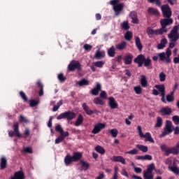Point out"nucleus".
Returning <instances> with one entry per match:
<instances>
[{
  "label": "nucleus",
  "instance_id": "obj_60",
  "mask_svg": "<svg viewBox=\"0 0 179 179\" xmlns=\"http://www.w3.org/2000/svg\"><path fill=\"white\" fill-rule=\"evenodd\" d=\"M59 80H60V82H65V77H64V74L62 73H59L57 76Z\"/></svg>",
  "mask_w": 179,
  "mask_h": 179
},
{
  "label": "nucleus",
  "instance_id": "obj_43",
  "mask_svg": "<svg viewBox=\"0 0 179 179\" xmlns=\"http://www.w3.org/2000/svg\"><path fill=\"white\" fill-rule=\"evenodd\" d=\"M162 125H163V120L162 119V117H158L157 118V123L155 124V127L160 128L162 127Z\"/></svg>",
  "mask_w": 179,
  "mask_h": 179
},
{
  "label": "nucleus",
  "instance_id": "obj_30",
  "mask_svg": "<svg viewBox=\"0 0 179 179\" xmlns=\"http://www.w3.org/2000/svg\"><path fill=\"white\" fill-rule=\"evenodd\" d=\"M11 179H24V173L22 171H17Z\"/></svg>",
  "mask_w": 179,
  "mask_h": 179
},
{
  "label": "nucleus",
  "instance_id": "obj_23",
  "mask_svg": "<svg viewBox=\"0 0 179 179\" xmlns=\"http://www.w3.org/2000/svg\"><path fill=\"white\" fill-rule=\"evenodd\" d=\"M159 113L162 114V115H169L171 114V108L169 107H165L160 109Z\"/></svg>",
  "mask_w": 179,
  "mask_h": 179
},
{
  "label": "nucleus",
  "instance_id": "obj_42",
  "mask_svg": "<svg viewBox=\"0 0 179 179\" xmlns=\"http://www.w3.org/2000/svg\"><path fill=\"white\" fill-rule=\"evenodd\" d=\"M143 64L145 68H148V66H150V65H152V59H150V58L149 57H148L147 59H144Z\"/></svg>",
  "mask_w": 179,
  "mask_h": 179
},
{
  "label": "nucleus",
  "instance_id": "obj_29",
  "mask_svg": "<svg viewBox=\"0 0 179 179\" xmlns=\"http://www.w3.org/2000/svg\"><path fill=\"white\" fill-rule=\"evenodd\" d=\"M6 164H8V161L6 160V157H2L0 159L1 169L3 170L4 169H6Z\"/></svg>",
  "mask_w": 179,
  "mask_h": 179
},
{
  "label": "nucleus",
  "instance_id": "obj_28",
  "mask_svg": "<svg viewBox=\"0 0 179 179\" xmlns=\"http://www.w3.org/2000/svg\"><path fill=\"white\" fill-rule=\"evenodd\" d=\"M13 128H14V132L15 133L16 136H17L18 138H22V134L19 131V123L18 122L14 123Z\"/></svg>",
  "mask_w": 179,
  "mask_h": 179
},
{
  "label": "nucleus",
  "instance_id": "obj_26",
  "mask_svg": "<svg viewBox=\"0 0 179 179\" xmlns=\"http://www.w3.org/2000/svg\"><path fill=\"white\" fill-rule=\"evenodd\" d=\"M130 17H131L132 19V23L136 24L139 22V20H138V16H137V13L135 11H132L129 14Z\"/></svg>",
  "mask_w": 179,
  "mask_h": 179
},
{
  "label": "nucleus",
  "instance_id": "obj_47",
  "mask_svg": "<svg viewBox=\"0 0 179 179\" xmlns=\"http://www.w3.org/2000/svg\"><path fill=\"white\" fill-rule=\"evenodd\" d=\"M110 134L113 138H117V135H118V130H117V129H112L110 130Z\"/></svg>",
  "mask_w": 179,
  "mask_h": 179
},
{
  "label": "nucleus",
  "instance_id": "obj_36",
  "mask_svg": "<svg viewBox=\"0 0 179 179\" xmlns=\"http://www.w3.org/2000/svg\"><path fill=\"white\" fill-rule=\"evenodd\" d=\"M148 10L149 15H155V16H157L159 15V10H157V9L156 8L149 7Z\"/></svg>",
  "mask_w": 179,
  "mask_h": 179
},
{
  "label": "nucleus",
  "instance_id": "obj_62",
  "mask_svg": "<svg viewBox=\"0 0 179 179\" xmlns=\"http://www.w3.org/2000/svg\"><path fill=\"white\" fill-rule=\"evenodd\" d=\"M24 152L26 153H33V150H31V148L30 147H27L24 148Z\"/></svg>",
  "mask_w": 179,
  "mask_h": 179
},
{
  "label": "nucleus",
  "instance_id": "obj_49",
  "mask_svg": "<svg viewBox=\"0 0 179 179\" xmlns=\"http://www.w3.org/2000/svg\"><path fill=\"white\" fill-rule=\"evenodd\" d=\"M62 104V100L59 101L56 106H53V109L52 111L55 112V111H58V109L59 108V107H61V105Z\"/></svg>",
  "mask_w": 179,
  "mask_h": 179
},
{
  "label": "nucleus",
  "instance_id": "obj_8",
  "mask_svg": "<svg viewBox=\"0 0 179 179\" xmlns=\"http://www.w3.org/2000/svg\"><path fill=\"white\" fill-rule=\"evenodd\" d=\"M155 170V164H151L149 165L146 171H144L143 177L145 179H153V171Z\"/></svg>",
  "mask_w": 179,
  "mask_h": 179
},
{
  "label": "nucleus",
  "instance_id": "obj_21",
  "mask_svg": "<svg viewBox=\"0 0 179 179\" xmlns=\"http://www.w3.org/2000/svg\"><path fill=\"white\" fill-rule=\"evenodd\" d=\"M155 87L161 93V96H166V87L164 85H157Z\"/></svg>",
  "mask_w": 179,
  "mask_h": 179
},
{
  "label": "nucleus",
  "instance_id": "obj_6",
  "mask_svg": "<svg viewBox=\"0 0 179 179\" xmlns=\"http://www.w3.org/2000/svg\"><path fill=\"white\" fill-rule=\"evenodd\" d=\"M137 130L140 138H145V142H151V143H155V140H153V138H152V134H150L149 132H146L144 134L142 131V127L141 126L137 127Z\"/></svg>",
  "mask_w": 179,
  "mask_h": 179
},
{
  "label": "nucleus",
  "instance_id": "obj_56",
  "mask_svg": "<svg viewBox=\"0 0 179 179\" xmlns=\"http://www.w3.org/2000/svg\"><path fill=\"white\" fill-rule=\"evenodd\" d=\"M99 97L101 99H107V92H106V91H102L99 94Z\"/></svg>",
  "mask_w": 179,
  "mask_h": 179
},
{
  "label": "nucleus",
  "instance_id": "obj_52",
  "mask_svg": "<svg viewBox=\"0 0 179 179\" xmlns=\"http://www.w3.org/2000/svg\"><path fill=\"white\" fill-rule=\"evenodd\" d=\"M137 153H138V149L136 148H134L130 151L126 152L127 155H137Z\"/></svg>",
  "mask_w": 179,
  "mask_h": 179
},
{
  "label": "nucleus",
  "instance_id": "obj_31",
  "mask_svg": "<svg viewBox=\"0 0 179 179\" xmlns=\"http://www.w3.org/2000/svg\"><path fill=\"white\" fill-rule=\"evenodd\" d=\"M80 164H81L82 169L84 170L85 171H86V170H87V169L90 167V164H89V162L83 159L80 160Z\"/></svg>",
  "mask_w": 179,
  "mask_h": 179
},
{
  "label": "nucleus",
  "instance_id": "obj_2",
  "mask_svg": "<svg viewBox=\"0 0 179 179\" xmlns=\"http://www.w3.org/2000/svg\"><path fill=\"white\" fill-rule=\"evenodd\" d=\"M55 131H57V132H59L60 136L55 139V143H56V145H58V143H61V142H62L64 141V139H65V138H66V136H69V132L68 131H64V129H62V127H61L60 124H57L55 127Z\"/></svg>",
  "mask_w": 179,
  "mask_h": 179
},
{
  "label": "nucleus",
  "instance_id": "obj_58",
  "mask_svg": "<svg viewBox=\"0 0 179 179\" xmlns=\"http://www.w3.org/2000/svg\"><path fill=\"white\" fill-rule=\"evenodd\" d=\"M20 96H21L22 99H23L24 101H27V96H26V94L23 92V91L20 92Z\"/></svg>",
  "mask_w": 179,
  "mask_h": 179
},
{
  "label": "nucleus",
  "instance_id": "obj_5",
  "mask_svg": "<svg viewBox=\"0 0 179 179\" xmlns=\"http://www.w3.org/2000/svg\"><path fill=\"white\" fill-rule=\"evenodd\" d=\"M158 57L160 61L165 62L166 64H170L171 62V50L167 48L166 52L158 53Z\"/></svg>",
  "mask_w": 179,
  "mask_h": 179
},
{
  "label": "nucleus",
  "instance_id": "obj_3",
  "mask_svg": "<svg viewBox=\"0 0 179 179\" xmlns=\"http://www.w3.org/2000/svg\"><path fill=\"white\" fill-rule=\"evenodd\" d=\"M80 159H82V153L76 152L71 157L69 155H66L64 158V163L66 166H69L73 162H78Z\"/></svg>",
  "mask_w": 179,
  "mask_h": 179
},
{
  "label": "nucleus",
  "instance_id": "obj_50",
  "mask_svg": "<svg viewBox=\"0 0 179 179\" xmlns=\"http://www.w3.org/2000/svg\"><path fill=\"white\" fill-rule=\"evenodd\" d=\"M160 82H164L166 80V73L161 72L159 75Z\"/></svg>",
  "mask_w": 179,
  "mask_h": 179
},
{
  "label": "nucleus",
  "instance_id": "obj_40",
  "mask_svg": "<svg viewBox=\"0 0 179 179\" xmlns=\"http://www.w3.org/2000/svg\"><path fill=\"white\" fill-rule=\"evenodd\" d=\"M136 148L138 149H139L143 153H146V152H148V146H146V145H143L138 144L136 145Z\"/></svg>",
  "mask_w": 179,
  "mask_h": 179
},
{
  "label": "nucleus",
  "instance_id": "obj_9",
  "mask_svg": "<svg viewBox=\"0 0 179 179\" xmlns=\"http://www.w3.org/2000/svg\"><path fill=\"white\" fill-rule=\"evenodd\" d=\"M173 132V124L171 123V121L166 120V127L164 128V131L161 134V137L163 138L166 136V135H169V134H171Z\"/></svg>",
  "mask_w": 179,
  "mask_h": 179
},
{
  "label": "nucleus",
  "instance_id": "obj_27",
  "mask_svg": "<svg viewBox=\"0 0 179 179\" xmlns=\"http://www.w3.org/2000/svg\"><path fill=\"white\" fill-rule=\"evenodd\" d=\"M107 54L108 57H110L111 58H114L115 57V48H114V45H112L107 51Z\"/></svg>",
  "mask_w": 179,
  "mask_h": 179
},
{
  "label": "nucleus",
  "instance_id": "obj_54",
  "mask_svg": "<svg viewBox=\"0 0 179 179\" xmlns=\"http://www.w3.org/2000/svg\"><path fill=\"white\" fill-rule=\"evenodd\" d=\"M38 86L40 87L41 90H40V92H39V96H43V94H44V92L43 91V84H41V82H38Z\"/></svg>",
  "mask_w": 179,
  "mask_h": 179
},
{
  "label": "nucleus",
  "instance_id": "obj_1",
  "mask_svg": "<svg viewBox=\"0 0 179 179\" xmlns=\"http://www.w3.org/2000/svg\"><path fill=\"white\" fill-rule=\"evenodd\" d=\"M161 150L164 152L165 156H170V155H178L179 153V147L176 144V146L172 148H167V145L165 143H163L160 145Z\"/></svg>",
  "mask_w": 179,
  "mask_h": 179
},
{
  "label": "nucleus",
  "instance_id": "obj_45",
  "mask_svg": "<svg viewBox=\"0 0 179 179\" xmlns=\"http://www.w3.org/2000/svg\"><path fill=\"white\" fill-rule=\"evenodd\" d=\"M124 38H125V40H127L128 41H131V40H132V32L127 31L124 34Z\"/></svg>",
  "mask_w": 179,
  "mask_h": 179
},
{
  "label": "nucleus",
  "instance_id": "obj_37",
  "mask_svg": "<svg viewBox=\"0 0 179 179\" xmlns=\"http://www.w3.org/2000/svg\"><path fill=\"white\" fill-rule=\"evenodd\" d=\"M127 47V42L123 41L121 43L116 45L117 50H120V51H122Z\"/></svg>",
  "mask_w": 179,
  "mask_h": 179
},
{
  "label": "nucleus",
  "instance_id": "obj_53",
  "mask_svg": "<svg viewBox=\"0 0 179 179\" xmlns=\"http://www.w3.org/2000/svg\"><path fill=\"white\" fill-rule=\"evenodd\" d=\"M39 101L38 100H31L30 101V106L31 107H36L37 104H38Z\"/></svg>",
  "mask_w": 179,
  "mask_h": 179
},
{
  "label": "nucleus",
  "instance_id": "obj_20",
  "mask_svg": "<svg viewBox=\"0 0 179 179\" xmlns=\"http://www.w3.org/2000/svg\"><path fill=\"white\" fill-rule=\"evenodd\" d=\"M108 100L109 101L108 105L110 107V108L114 109L118 107V103H117L114 97H109Z\"/></svg>",
  "mask_w": 179,
  "mask_h": 179
},
{
  "label": "nucleus",
  "instance_id": "obj_22",
  "mask_svg": "<svg viewBox=\"0 0 179 179\" xmlns=\"http://www.w3.org/2000/svg\"><path fill=\"white\" fill-rule=\"evenodd\" d=\"M76 113L72 111H67L66 112V118L67 121H71L73 120V118H76Z\"/></svg>",
  "mask_w": 179,
  "mask_h": 179
},
{
  "label": "nucleus",
  "instance_id": "obj_14",
  "mask_svg": "<svg viewBox=\"0 0 179 179\" xmlns=\"http://www.w3.org/2000/svg\"><path fill=\"white\" fill-rule=\"evenodd\" d=\"M145 61V55H139L136 57V58L134 59V62L136 64H138V68H141L142 65H143V62Z\"/></svg>",
  "mask_w": 179,
  "mask_h": 179
},
{
  "label": "nucleus",
  "instance_id": "obj_12",
  "mask_svg": "<svg viewBox=\"0 0 179 179\" xmlns=\"http://www.w3.org/2000/svg\"><path fill=\"white\" fill-rule=\"evenodd\" d=\"M69 70L74 71L76 69H80V63L78 61L73 60L68 66Z\"/></svg>",
  "mask_w": 179,
  "mask_h": 179
},
{
  "label": "nucleus",
  "instance_id": "obj_38",
  "mask_svg": "<svg viewBox=\"0 0 179 179\" xmlns=\"http://www.w3.org/2000/svg\"><path fill=\"white\" fill-rule=\"evenodd\" d=\"M90 82L86 79H83L78 82L79 86H89Z\"/></svg>",
  "mask_w": 179,
  "mask_h": 179
},
{
  "label": "nucleus",
  "instance_id": "obj_18",
  "mask_svg": "<svg viewBox=\"0 0 179 179\" xmlns=\"http://www.w3.org/2000/svg\"><path fill=\"white\" fill-rule=\"evenodd\" d=\"M123 59L125 65H131V64H132V59H134V55H132L131 53H129L124 57Z\"/></svg>",
  "mask_w": 179,
  "mask_h": 179
},
{
  "label": "nucleus",
  "instance_id": "obj_24",
  "mask_svg": "<svg viewBox=\"0 0 179 179\" xmlns=\"http://www.w3.org/2000/svg\"><path fill=\"white\" fill-rule=\"evenodd\" d=\"M135 44L138 50H139V51H142V48H143V46L142 45V43L141 42V38H139V36L135 37Z\"/></svg>",
  "mask_w": 179,
  "mask_h": 179
},
{
  "label": "nucleus",
  "instance_id": "obj_13",
  "mask_svg": "<svg viewBox=\"0 0 179 179\" xmlns=\"http://www.w3.org/2000/svg\"><path fill=\"white\" fill-rule=\"evenodd\" d=\"M168 169L170 170V171L173 173V174H176V176L179 175V168L176 164V159L173 160L172 166H168Z\"/></svg>",
  "mask_w": 179,
  "mask_h": 179
},
{
  "label": "nucleus",
  "instance_id": "obj_16",
  "mask_svg": "<svg viewBox=\"0 0 179 179\" xmlns=\"http://www.w3.org/2000/svg\"><path fill=\"white\" fill-rule=\"evenodd\" d=\"M111 162H117L119 163H122V164H125L127 162H125V158L122 156H113L110 157Z\"/></svg>",
  "mask_w": 179,
  "mask_h": 179
},
{
  "label": "nucleus",
  "instance_id": "obj_39",
  "mask_svg": "<svg viewBox=\"0 0 179 179\" xmlns=\"http://www.w3.org/2000/svg\"><path fill=\"white\" fill-rule=\"evenodd\" d=\"M95 150L98 153H100V155H104L106 153V150H104V148L100 145H97L95 148Z\"/></svg>",
  "mask_w": 179,
  "mask_h": 179
},
{
  "label": "nucleus",
  "instance_id": "obj_64",
  "mask_svg": "<svg viewBox=\"0 0 179 179\" xmlns=\"http://www.w3.org/2000/svg\"><path fill=\"white\" fill-rule=\"evenodd\" d=\"M134 171H135V173H137L138 174H139V173H142V169L135 166Z\"/></svg>",
  "mask_w": 179,
  "mask_h": 179
},
{
  "label": "nucleus",
  "instance_id": "obj_55",
  "mask_svg": "<svg viewBox=\"0 0 179 179\" xmlns=\"http://www.w3.org/2000/svg\"><path fill=\"white\" fill-rule=\"evenodd\" d=\"M66 118V112L62 113L57 116V120H62Z\"/></svg>",
  "mask_w": 179,
  "mask_h": 179
},
{
  "label": "nucleus",
  "instance_id": "obj_17",
  "mask_svg": "<svg viewBox=\"0 0 179 179\" xmlns=\"http://www.w3.org/2000/svg\"><path fill=\"white\" fill-rule=\"evenodd\" d=\"M83 108L85 111V113L87 115H92V114H94V113H96L97 114H99L100 113L99 111H97V110H90L89 108V106H87V104H86V103H84L83 104Z\"/></svg>",
  "mask_w": 179,
  "mask_h": 179
},
{
  "label": "nucleus",
  "instance_id": "obj_57",
  "mask_svg": "<svg viewBox=\"0 0 179 179\" xmlns=\"http://www.w3.org/2000/svg\"><path fill=\"white\" fill-rule=\"evenodd\" d=\"M122 29H124V30H128V29H129V25H128V22H124L122 24Z\"/></svg>",
  "mask_w": 179,
  "mask_h": 179
},
{
  "label": "nucleus",
  "instance_id": "obj_33",
  "mask_svg": "<svg viewBox=\"0 0 179 179\" xmlns=\"http://www.w3.org/2000/svg\"><path fill=\"white\" fill-rule=\"evenodd\" d=\"M141 85L143 87H146L148 86V78H146V76L143 75L141 76Z\"/></svg>",
  "mask_w": 179,
  "mask_h": 179
},
{
  "label": "nucleus",
  "instance_id": "obj_41",
  "mask_svg": "<svg viewBox=\"0 0 179 179\" xmlns=\"http://www.w3.org/2000/svg\"><path fill=\"white\" fill-rule=\"evenodd\" d=\"M164 33H166V32L162 28H160L159 29L153 30V34H155V36H160L162 34H164Z\"/></svg>",
  "mask_w": 179,
  "mask_h": 179
},
{
  "label": "nucleus",
  "instance_id": "obj_7",
  "mask_svg": "<svg viewBox=\"0 0 179 179\" xmlns=\"http://www.w3.org/2000/svg\"><path fill=\"white\" fill-rule=\"evenodd\" d=\"M169 41H177L179 39L178 26H174L173 29L168 34Z\"/></svg>",
  "mask_w": 179,
  "mask_h": 179
},
{
  "label": "nucleus",
  "instance_id": "obj_59",
  "mask_svg": "<svg viewBox=\"0 0 179 179\" xmlns=\"http://www.w3.org/2000/svg\"><path fill=\"white\" fill-rule=\"evenodd\" d=\"M172 164H173V161L171 160V159L168 158L167 159H166L165 164H167L169 167L173 166V165H171Z\"/></svg>",
  "mask_w": 179,
  "mask_h": 179
},
{
  "label": "nucleus",
  "instance_id": "obj_51",
  "mask_svg": "<svg viewBox=\"0 0 179 179\" xmlns=\"http://www.w3.org/2000/svg\"><path fill=\"white\" fill-rule=\"evenodd\" d=\"M172 121H173V122L176 125H178V124H179V116L178 115H174L173 117H172Z\"/></svg>",
  "mask_w": 179,
  "mask_h": 179
},
{
  "label": "nucleus",
  "instance_id": "obj_25",
  "mask_svg": "<svg viewBox=\"0 0 179 179\" xmlns=\"http://www.w3.org/2000/svg\"><path fill=\"white\" fill-rule=\"evenodd\" d=\"M105 56L106 52H100V49L97 50L95 52V58H96V59H101V58H104Z\"/></svg>",
  "mask_w": 179,
  "mask_h": 179
},
{
  "label": "nucleus",
  "instance_id": "obj_32",
  "mask_svg": "<svg viewBox=\"0 0 179 179\" xmlns=\"http://www.w3.org/2000/svg\"><path fill=\"white\" fill-rule=\"evenodd\" d=\"M166 44H167V40L166 39V38H164L161 40L160 43L157 45V49L163 50V48L166 47Z\"/></svg>",
  "mask_w": 179,
  "mask_h": 179
},
{
  "label": "nucleus",
  "instance_id": "obj_46",
  "mask_svg": "<svg viewBox=\"0 0 179 179\" xmlns=\"http://www.w3.org/2000/svg\"><path fill=\"white\" fill-rule=\"evenodd\" d=\"M93 65L94 66H96V68H103V66L104 65V62L103 61H98L93 63Z\"/></svg>",
  "mask_w": 179,
  "mask_h": 179
},
{
  "label": "nucleus",
  "instance_id": "obj_34",
  "mask_svg": "<svg viewBox=\"0 0 179 179\" xmlns=\"http://www.w3.org/2000/svg\"><path fill=\"white\" fill-rule=\"evenodd\" d=\"M83 123V115L80 114L78 115V117L77 118L76 122H75V126L76 127H79L80 125H82Z\"/></svg>",
  "mask_w": 179,
  "mask_h": 179
},
{
  "label": "nucleus",
  "instance_id": "obj_63",
  "mask_svg": "<svg viewBox=\"0 0 179 179\" xmlns=\"http://www.w3.org/2000/svg\"><path fill=\"white\" fill-rule=\"evenodd\" d=\"M24 135L25 138H27V136L29 135H30V130L29 129V128H25V131L24 132Z\"/></svg>",
  "mask_w": 179,
  "mask_h": 179
},
{
  "label": "nucleus",
  "instance_id": "obj_48",
  "mask_svg": "<svg viewBox=\"0 0 179 179\" xmlns=\"http://www.w3.org/2000/svg\"><path fill=\"white\" fill-rule=\"evenodd\" d=\"M134 90L136 94H141L142 93V87L136 86L134 87Z\"/></svg>",
  "mask_w": 179,
  "mask_h": 179
},
{
  "label": "nucleus",
  "instance_id": "obj_61",
  "mask_svg": "<svg viewBox=\"0 0 179 179\" xmlns=\"http://www.w3.org/2000/svg\"><path fill=\"white\" fill-rule=\"evenodd\" d=\"M92 46L91 45L89 44H85L84 45V49L86 51H90V50H92Z\"/></svg>",
  "mask_w": 179,
  "mask_h": 179
},
{
  "label": "nucleus",
  "instance_id": "obj_35",
  "mask_svg": "<svg viewBox=\"0 0 179 179\" xmlns=\"http://www.w3.org/2000/svg\"><path fill=\"white\" fill-rule=\"evenodd\" d=\"M93 101L94 104H96V106H104V101H103L101 98H99V97L94 98Z\"/></svg>",
  "mask_w": 179,
  "mask_h": 179
},
{
  "label": "nucleus",
  "instance_id": "obj_15",
  "mask_svg": "<svg viewBox=\"0 0 179 179\" xmlns=\"http://www.w3.org/2000/svg\"><path fill=\"white\" fill-rule=\"evenodd\" d=\"M103 128H106V124L103 123H99L98 124L95 125L94 127V129L92 130V134H99L101 129H103Z\"/></svg>",
  "mask_w": 179,
  "mask_h": 179
},
{
  "label": "nucleus",
  "instance_id": "obj_44",
  "mask_svg": "<svg viewBox=\"0 0 179 179\" xmlns=\"http://www.w3.org/2000/svg\"><path fill=\"white\" fill-rule=\"evenodd\" d=\"M166 101L169 103L174 101V92H172L171 94L166 96Z\"/></svg>",
  "mask_w": 179,
  "mask_h": 179
},
{
  "label": "nucleus",
  "instance_id": "obj_19",
  "mask_svg": "<svg viewBox=\"0 0 179 179\" xmlns=\"http://www.w3.org/2000/svg\"><path fill=\"white\" fill-rule=\"evenodd\" d=\"M100 90H101V84L96 83V87L91 90V93L92 96H97Z\"/></svg>",
  "mask_w": 179,
  "mask_h": 179
},
{
  "label": "nucleus",
  "instance_id": "obj_4",
  "mask_svg": "<svg viewBox=\"0 0 179 179\" xmlns=\"http://www.w3.org/2000/svg\"><path fill=\"white\" fill-rule=\"evenodd\" d=\"M110 3L113 6L115 16H119L124 9V3H120V0H112Z\"/></svg>",
  "mask_w": 179,
  "mask_h": 179
},
{
  "label": "nucleus",
  "instance_id": "obj_11",
  "mask_svg": "<svg viewBox=\"0 0 179 179\" xmlns=\"http://www.w3.org/2000/svg\"><path fill=\"white\" fill-rule=\"evenodd\" d=\"M160 23L162 26L161 28L163 29L166 33H167V31H169V29H167V28L166 27H167L169 24H173V18L169 17V18L162 19L160 20Z\"/></svg>",
  "mask_w": 179,
  "mask_h": 179
},
{
  "label": "nucleus",
  "instance_id": "obj_10",
  "mask_svg": "<svg viewBox=\"0 0 179 179\" xmlns=\"http://www.w3.org/2000/svg\"><path fill=\"white\" fill-rule=\"evenodd\" d=\"M162 12L163 13L164 17L170 18L171 17V9L169 4L162 5L161 6Z\"/></svg>",
  "mask_w": 179,
  "mask_h": 179
}]
</instances>
